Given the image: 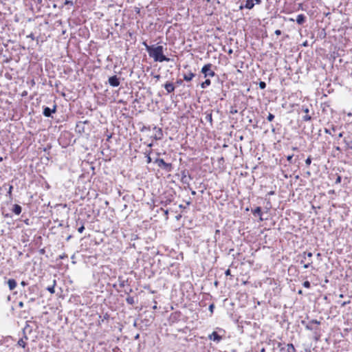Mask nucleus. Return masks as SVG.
<instances>
[{
  "mask_svg": "<svg viewBox=\"0 0 352 352\" xmlns=\"http://www.w3.org/2000/svg\"><path fill=\"white\" fill-rule=\"evenodd\" d=\"M305 19H306L305 16L302 14H300L297 16L296 22L298 23V24L302 25V23H305Z\"/></svg>",
  "mask_w": 352,
  "mask_h": 352,
  "instance_id": "nucleus-18",
  "label": "nucleus"
},
{
  "mask_svg": "<svg viewBox=\"0 0 352 352\" xmlns=\"http://www.w3.org/2000/svg\"><path fill=\"white\" fill-rule=\"evenodd\" d=\"M126 301L129 305H133L134 304V298L132 296H128L126 298Z\"/></svg>",
  "mask_w": 352,
  "mask_h": 352,
  "instance_id": "nucleus-23",
  "label": "nucleus"
},
{
  "mask_svg": "<svg viewBox=\"0 0 352 352\" xmlns=\"http://www.w3.org/2000/svg\"><path fill=\"white\" fill-rule=\"evenodd\" d=\"M153 143L148 144V146L150 148V149L148 151H146L144 153L146 157V163L147 164H150L152 162V160L151 157V154L152 153L151 147L153 146Z\"/></svg>",
  "mask_w": 352,
  "mask_h": 352,
  "instance_id": "nucleus-14",
  "label": "nucleus"
},
{
  "mask_svg": "<svg viewBox=\"0 0 352 352\" xmlns=\"http://www.w3.org/2000/svg\"><path fill=\"white\" fill-rule=\"evenodd\" d=\"M261 3V0H247L244 8L251 10L255 4H260Z\"/></svg>",
  "mask_w": 352,
  "mask_h": 352,
  "instance_id": "nucleus-9",
  "label": "nucleus"
},
{
  "mask_svg": "<svg viewBox=\"0 0 352 352\" xmlns=\"http://www.w3.org/2000/svg\"><path fill=\"white\" fill-rule=\"evenodd\" d=\"M3 160V158L1 157H0V162H1Z\"/></svg>",
  "mask_w": 352,
  "mask_h": 352,
  "instance_id": "nucleus-50",
  "label": "nucleus"
},
{
  "mask_svg": "<svg viewBox=\"0 0 352 352\" xmlns=\"http://www.w3.org/2000/svg\"><path fill=\"white\" fill-rule=\"evenodd\" d=\"M47 290L51 293V294H54L55 292V289H54V286H52V287H47Z\"/></svg>",
  "mask_w": 352,
  "mask_h": 352,
  "instance_id": "nucleus-29",
  "label": "nucleus"
},
{
  "mask_svg": "<svg viewBox=\"0 0 352 352\" xmlns=\"http://www.w3.org/2000/svg\"><path fill=\"white\" fill-rule=\"evenodd\" d=\"M108 317H109L108 314H106V315L104 316V318L105 319L108 318Z\"/></svg>",
  "mask_w": 352,
  "mask_h": 352,
  "instance_id": "nucleus-46",
  "label": "nucleus"
},
{
  "mask_svg": "<svg viewBox=\"0 0 352 352\" xmlns=\"http://www.w3.org/2000/svg\"><path fill=\"white\" fill-rule=\"evenodd\" d=\"M21 211H22V208H21V206H19L18 204L14 205L13 208H12V212L15 214H17V215L20 214Z\"/></svg>",
  "mask_w": 352,
  "mask_h": 352,
  "instance_id": "nucleus-19",
  "label": "nucleus"
},
{
  "mask_svg": "<svg viewBox=\"0 0 352 352\" xmlns=\"http://www.w3.org/2000/svg\"><path fill=\"white\" fill-rule=\"evenodd\" d=\"M164 87L168 94H170V93L173 92L175 89L173 83H172L170 82H166L164 84Z\"/></svg>",
  "mask_w": 352,
  "mask_h": 352,
  "instance_id": "nucleus-13",
  "label": "nucleus"
},
{
  "mask_svg": "<svg viewBox=\"0 0 352 352\" xmlns=\"http://www.w3.org/2000/svg\"><path fill=\"white\" fill-rule=\"evenodd\" d=\"M259 87L261 89H264L266 87V83L265 82H263V81H261L259 82Z\"/></svg>",
  "mask_w": 352,
  "mask_h": 352,
  "instance_id": "nucleus-28",
  "label": "nucleus"
},
{
  "mask_svg": "<svg viewBox=\"0 0 352 352\" xmlns=\"http://www.w3.org/2000/svg\"><path fill=\"white\" fill-rule=\"evenodd\" d=\"M298 294H302V290H299V291H298Z\"/></svg>",
  "mask_w": 352,
  "mask_h": 352,
  "instance_id": "nucleus-48",
  "label": "nucleus"
},
{
  "mask_svg": "<svg viewBox=\"0 0 352 352\" xmlns=\"http://www.w3.org/2000/svg\"><path fill=\"white\" fill-rule=\"evenodd\" d=\"M206 120L207 121L210 122V124H212V113H208L206 116Z\"/></svg>",
  "mask_w": 352,
  "mask_h": 352,
  "instance_id": "nucleus-24",
  "label": "nucleus"
},
{
  "mask_svg": "<svg viewBox=\"0 0 352 352\" xmlns=\"http://www.w3.org/2000/svg\"><path fill=\"white\" fill-rule=\"evenodd\" d=\"M301 111L305 113V116L302 117V120L305 122H308L311 120V116L309 115V108L307 106L302 105L301 107Z\"/></svg>",
  "mask_w": 352,
  "mask_h": 352,
  "instance_id": "nucleus-7",
  "label": "nucleus"
},
{
  "mask_svg": "<svg viewBox=\"0 0 352 352\" xmlns=\"http://www.w3.org/2000/svg\"><path fill=\"white\" fill-rule=\"evenodd\" d=\"M56 111V106L54 105L53 109L46 107L43 109V115L45 117H50L52 113H55Z\"/></svg>",
  "mask_w": 352,
  "mask_h": 352,
  "instance_id": "nucleus-12",
  "label": "nucleus"
},
{
  "mask_svg": "<svg viewBox=\"0 0 352 352\" xmlns=\"http://www.w3.org/2000/svg\"><path fill=\"white\" fill-rule=\"evenodd\" d=\"M23 305H24V304H23V302L22 301H21V302H19V307L20 308L23 307Z\"/></svg>",
  "mask_w": 352,
  "mask_h": 352,
  "instance_id": "nucleus-40",
  "label": "nucleus"
},
{
  "mask_svg": "<svg viewBox=\"0 0 352 352\" xmlns=\"http://www.w3.org/2000/svg\"><path fill=\"white\" fill-rule=\"evenodd\" d=\"M28 37L31 38L32 40L34 39V36L33 34H30V35L28 36Z\"/></svg>",
  "mask_w": 352,
  "mask_h": 352,
  "instance_id": "nucleus-42",
  "label": "nucleus"
},
{
  "mask_svg": "<svg viewBox=\"0 0 352 352\" xmlns=\"http://www.w3.org/2000/svg\"><path fill=\"white\" fill-rule=\"evenodd\" d=\"M21 285L22 286L25 287V286H26V285H28V283H27L25 281L22 280V281L21 282Z\"/></svg>",
  "mask_w": 352,
  "mask_h": 352,
  "instance_id": "nucleus-38",
  "label": "nucleus"
},
{
  "mask_svg": "<svg viewBox=\"0 0 352 352\" xmlns=\"http://www.w3.org/2000/svg\"><path fill=\"white\" fill-rule=\"evenodd\" d=\"M341 180H342L341 176L338 175L336 180V184H340L341 182Z\"/></svg>",
  "mask_w": 352,
  "mask_h": 352,
  "instance_id": "nucleus-33",
  "label": "nucleus"
},
{
  "mask_svg": "<svg viewBox=\"0 0 352 352\" xmlns=\"http://www.w3.org/2000/svg\"><path fill=\"white\" fill-rule=\"evenodd\" d=\"M287 352H296V349L293 344L289 343L287 344Z\"/></svg>",
  "mask_w": 352,
  "mask_h": 352,
  "instance_id": "nucleus-21",
  "label": "nucleus"
},
{
  "mask_svg": "<svg viewBox=\"0 0 352 352\" xmlns=\"http://www.w3.org/2000/svg\"><path fill=\"white\" fill-rule=\"evenodd\" d=\"M150 57L155 62L170 61V58L164 54V47L162 45H148L146 42L142 43Z\"/></svg>",
  "mask_w": 352,
  "mask_h": 352,
  "instance_id": "nucleus-1",
  "label": "nucleus"
},
{
  "mask_svg": "<svg viewBox=\"0 0 352 352\" xmlns=\"http://www.w3.org/2000/svg\"><path fill=\"white\" fill-rule=\"evenodd\" d=\"M154 130L156 131L155 135L152 137L155 140H160L163 138V132L161 128L154 127Z\"/></svg>",
  "mask_w": 352,
  "mask_h": 352,
  "instance_id": "nucleus-11",
  "label": "nucleus"
},
{
  "mask_svg": "<svg viewBox=\"0 0 352 352\" xmlns=\"http://www.w3.org/2000/svg\"><path fill=\"white\" fill-rule=\"evenodd\" d=\"M155 162L157 164V165L162 168L163 169L166 170L168 172H170L173 169V166L170 163H166L163 159L158 158L156 159Z\"/></svg>",
  "mask_w": 352,
  "mask_h": 352,
  "instance_id": "nucleus-5",
  "label": "nucleus"
},
{
  "mask_svg": "<svg viewBox=\"0 0 352 352\" xmlns=\"http://www.w3.org/2000/svg\"><path fill=\"white\" fill-rule=\"evenodd\" d=\"M12 189H13V186H10L9 187V190L8 192V193L9 194L10 196L12 195Z\"/></svg>",
  "mask_w": 352,
  "mask_h": 352,
  "instance_id": "nucleus-35",
  "label": "nucleus"
},
{
  "mask_svg": "<svg viewBox=\"0 0 352 352\" xmlns=\"http://www.w3.org/2000/svg\"><path fill=\"white\" fill-rule=\"evenodd\" d=\"M208 339L216 343H219L223 339V336L219 335L217 331H213L212 333L208 335Z\"/></svg>",
  "mask_w": 352,
  "mask_h": 352,
  "instance_id": "nucleus-8",
  "label": "nucleus"
},
{
  "mask_svg": "<svg viewBox=\"0 0 352 352\" xmlns=\"http://www.w3.org/2000/svg\"><path fill=\"white\" fill-rule=\"evenodd\" d=\"M212 65L211 63H207L202 67L201 72L205 78L214 77L215 76V72L212 69Z\"/></svg>",
  "mask_w": 352,
  "mask_h": 352,
  "instance_id": "nucleus-4",
  "label": "nucleus"
},
{
  "mask_svg": "<svg viewBox=\"0 0 352 352\" xmlns=\"http://www.w3.org/2000/svg\"><path fill=\"white\" fill-rule=\"evenodd\" d=\"M349 148L352 149V141L349 144H346Z\"/></svg>",
  "mask_w": 352,
  "mask_h": 352,
  "instance_id": "nucleus-41",
  "label": "nucleus"
},
{
  "mask_svg": "<svg viewBox=\"0 0 352 352\" xmlns=\"http://www.w3.org/2000/svg\"><path fill=\"white\" fill-rule=\"evenodd\" d=\"M109 83L111 86L116 87L120 85V80L116 76H113L109 78Z\"/></svg>",
  "mask_w": 352,
  "mask_h": 352,
  "instance_id": "nucleus-10",
  "label": "nucleus"
},
{
  "mask_svg": "<svg viewBox=\"0 0 352 352\" xmlns=\"http://www.w3.org/2000/svg\"><path fill=\"white\" fill-rule=\"evenodd\" d=\"M293 156H294L293 155H288V156L287 157V161L290 162L292 161V158H293Z\"/></svg>",
  "mask_w": 352,
  "mask_h": 352,
  "instance_id": "nucleus-36",
  "label": "nucleus"
},
{
  "mask_svg": "<svg viewBox=\"0 0 352 352\" xmlns=\"http://www.w3.org/2000/svg\"><path fill=\"white\" fill-rule=\"evenodd\" d=\"M214 304H211L210 306H209V310L210 311L211 314L213 313V310H214Z\"/></svg>",
  "mask_w": 352,
  "mask_h": 352,
  "instance_id": "nucleus-34",
  "label": "nucleus"
},
{
  "mask_svg": "<svg viewBox=\"0 0 352 352\" xmlns=\"http://www.w3.org/2000/svg\"><path fill=\"white\" fill-rule=\"evenodd\" d=\"M324 132L327 134L331 135V133L329 129H325Z\"/></svg>",
  "mask_w": 352,
  "mask_h": 352,
  "instance_id": "nucleus-39",
  "label": "nucleus"
},
{
  "mask_svg": "<svg viewBox=\"0 0 352 352\" xmlns=\"http://www.w3.org/2000/svg\"><path fill=\"white\" fill-rule=\"evenodd\" d=\"M298 256L301 258L300 264L302 265L305 269L313 267V254L311 252H304L302 254H299Z\"/></svg>",
  "mask_w": 352,
  "mask_h": 352,
  "instance_id": "nucleus-2",
  "label": "nucleus"
},
{
  "mask_svg": "<svg viewBox=\"0 0 352 352\" xmlns=\"http://www.w3.org/2000/svg\"><path fill=\"white\" fill-rule=\"evenodd\" d=\"M195 76V74L193 72H190V71L189 72H188V73H186V74H184L183 75V78H184V80L185 81H186V82H190V81H191V80H192V78H193Z\"/></svg>",
  "mask_w": 352,
  "mask_h": 352,
  "instance_id": "nucleus-15",
  "label": "nucleus"
},
{
  "mask_svg": "<svg viewBox=\"0 0 352 352\" xmlns=\"http://www.w3.org/2000/svg\"><path fill=\"white\" fill-rule=\"evenodd\" d=\"M38 288L36 285L30 286L27 291L24 292V296L26 298H29L30 302H34L36 299Z\"/></svg>",
  "mask_w": 352,
  "mask_h": 352,
  "instance_id": "nucleus-3",
  "label": "nucleus"
},
{
  "mask_svg": "<svg viewBox=\"0 0 352 352\" xmlns=\"http://www.w3.org/2000/svg\"><path fill=\"white\" fill-rule=\"evenodd\" d=\"M276 35L279 36L281 34V31L280 30H276L274 32Z\"/></svg>",
  "mask_w": 352,
  "mask_h": 352,
  "instance_id": "nucleus-37",
  "label": "nucleus"
},
{
  "mask_svg": "<svg viewBox=\"0 0 352 352\" xmlns=\"http://www.w3.org/2000/svg\"><path fill=\"white\" fill-rule=\"evenodd\" d=\"M243 6H240V9L241 10V9H243Z\"/></svg>",
  "mask_w": 352,
  "mask_h": 352,
  "instance_id": "nucleus-49",
  "label": "nucleus"
},
{
  "mask_svg": "<svg viewBox=\"0 0 352 352\" xmlns=\"http://www.w3.org/2000/svg\"><path fill=\"white\" fill-rule=\"evenodd\" d=\"M177 83L179 84V85H181L182 83V80H177Z\"/></svg>",
  "mask_w": 352,
  "mask_h": 352,
  "instance_id": "nucleus-43",
  "label": "nucleus"
},
{
  "mask_svg": "<svg viewBox=\"0 0 352 352\" xmlns=\"http://www.w3.org/2000/svg\"><path fill=\"white\" fill-rule=\"evenodd\" d=\"M84 230H85V226H84L83 225H82L80 227H79V228H78V232H80V233H82V232L84 231Z\"/></svg>",
  "mask_w": 352,
  "mask_h": 352,
  "instance_id": "nucleus-32",
  "label": "nucleus"
},
{
  "mask_svg": "<svg viewBox=\"0 0 352 352\" xmlns=\"http://www.w3.org/2000/svg\"><path fill=\"white\" fill-rule=\"evenodd\" d=\"M27 340L28 337L25 336L23 338L19 339V340L18 341V345L21 346L22 348H25L27 345Z\"/></svg>",
  "mask_w": 352,
  "mask_h": 352,
  "instance_id": "nucleus-16",
  "label": "nucleus"
},
{
  "mask_svg": "<svg viewBox=\"0 0 352 352\" xmlns=\"http://www.w3.org/2000/svg\"><path fill=\"white\" fill-rule=\"evenodd\" d=\"M156 308H157V306H156V305H155V306L153 307V309H156Z\"/></svg>",
  "mask_w": 352,
  "mask_h": 352,
  "instance_id": "nucleus-52",
  "label": "nucleus"
},
{
  "mask_svg": "<svg viewBox=\"0 0 352 352\" xmlns=\"http://www.w3.org/2000/svg\"><path fill=\"white\" fill-rule=\"evenodd\" d=\"M253 214L255 215V214H258L259 216H261L262 215V210H261V207H256L254 210H253Z\"/></svg>",
  "mask_w": 352,
  "mask_h": 352,
  "instance_id": "nucleus-22",
  "label": "nucleus"
},
{
  "mask_svg": "<svg viewBox=\"0 0 352 352\" xmlns=\"http://www.w3.org/2000/svg\"><path fill=\"white\" fill-rule=\"evenodd\" d=\"M302 285L305 287V288H307V289H309L311 287V284L309 283V281L308 280H305Z\"/></svg>",
  "mask_w": 352,
  "mask_h": 352,
  "instance_id": "nucleus-25",
  "label": "nucleus"
},
{
  "mask_svg": "<svg viewBox=\"0 0 352 352\" xmlns=\"http://www.w3.org/2000/svg\"><path fill=\"white\" fill-rule=\"evenodd\" d=\"M225 274H226V276H230V279H232V276L231 275V272H230V269H228L226 271Z\"/></svg>",
  "mask_w": 352,
  "mask_h": 352,
  "instance_id": "nucleus-30",
  "label": "nucleus"
},
{
  "mask_svg": "<svg viewBox=\"0 0 352 352\" xmlns=\"http://www.w3.org/2000/svg\"><path fill=\"white\" fill-rule=\"evenodd\" d=\"M302 324H305L306 329L312 331L316 329V327L314 325L318 326L320 324V322L317 320H311L307 324H305V321L302 320Z\"/></svg>",
  "mask_w": 352,
  "mask_h": 352,
  "instance_id": "nucleus-6",
  "label": "nucleus"
},
{
  "mask_svg": "<svg viewBox=\"0 0 352 352\" xmlns=\"http://www.w3.org/2000/svg\"><path fill=\"white\" fill-rule=\"evenodd\" d=\"M343 136V132L339 133L338 137L342 138Z\"/></svg>",
  "mask_w": 352,
  "mask_h": 352,
  "instance_id": "nucleus-44",
  "label": "nucleus"
},
{
  "mask_svg": "<svg viewBox=\"0 0 352 352\" xmlns=\"http://www.w3.org/2000/svg\"><path fill=\"white\" fill-rule=\"evenodd\" d=\"M65 5H70V6H73L74 5V3L72 1H70V0H65Z\"/></svg>",
  "mask_w": 352,
  "mask_h": 352,
  "instance_id": "nucleus-31",
  "label": "nucleus"
},
{
  "mask_svg": "<svg viewBox=\"0 0 352 352\" xmlns=\"http://www.w3.org/2000/svg\"><path fill=\"white\" fill-rule=\"evenodd\" d=\"M211 85V80L210 79H206L204 82L201 84V87L205 89Z\"/></svg>",
  "mask_w": 352,
  "mask_h": 352,
  "instance_id": "nucleus-20",
  "label": "nucleus"
},
{
  "mask_svg": "<svg viewBox=\"0 0 352 352\" xmlns=\"http://www.w3.org/2000/svg\"><path fill=\"white\" fill-rule=\"evenodd\" d=\"M321 256V254H320V253H318V254H317V256H318V257H319V256Z\"/></svg>",
  "mask_w": 352,
  "mask_h": 352,
  "instance_id": "nucleus-47",
  "label": "nucleus"
},
{
  "mask_svg": "<svg viewBox=\"0 0 352 352\" xmlns=\"http://www.w3.org/2000/svg\"><path fill=\"white\" fill-rule=\"evenodd\" d=\"M267 119L269 122H272L274 119V116L272 113H270L267 116Z\"/></svg>",
  "mask_w": 352,
  "mask_h": 352,
  "instance_id": "nucleus-27",
  "label": "nucleus"
},
{
  "mask_svg": "<svg viewBox=\"0 0 352 352\" xmlns=\"http://www.w3.org/2000/svg\"><path fill=\"white\" fill-rule=\"evenodd\" d=\"M165 214H168V210H166V211H165Z\"/></svg>",
  "mask_w": 352,
  "mask_h": 352,
  "instance_id": "nucleus-51",
  "label": "nucleus"
},
{
  "mask_svg": "<svg viewBox=\"0 0 352 352\" xmlns=\"http://www.w3.org/2000/svg\"><path fill=\"white\" fill-rule=\"evenodd\" d=\"M311 163V157H310V156H309V157L307 158V160H305L306 166H307V167H309V166H310Z\"/></svg>",
  "mask_w": 352,
  "mask_h": 352,
  "instance_id": "nucleus-26",
  "label": "nucleus"
},
{
  "mask_svg": "<svg viewBox=\"0 0 352 352\" xmlns=\"http://www.w3.org/2000/svg\"><path fill=\"white\" fill-rule=\"evenodd\" d=\"M8 285L10 290H13L16 287V282L14 279L10 278L8 280Z\"/></svg>",
  "mask_w": 352,
  "mask_h": 352,
  "instance_id": "nucleus-17",
  "label": "nucleus"
},
{
  "mask_svg": "<svg viewBox=\"0 0 352 352\" xmlns=\"http://www.w3.org/2000/svg\"><path fill=\"white\" fill-rule=\"evenodd\" d=\"M170 202H171V200H170V199H169V200H168V201H166V204H169Z\"/></svg>",
  "mask_w": 352,
  "mask_h": 352,
  "instance_id": "nucleus-45",
  "label": "nucleus"
}]
</instances>
